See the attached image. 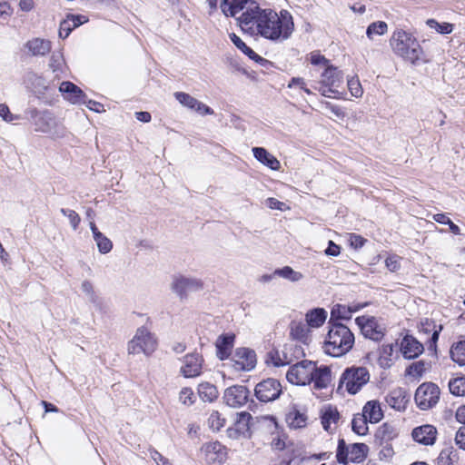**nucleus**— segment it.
Returning a JSON list of instances; mask_svg holds the SVG:
<instances>
[{
	"label": "nucleus",
	"mask_w": 465,
	"mask_h": 465,
	"mask_svg": "<svg viewBox=\"0 0 465 465\" xmlns=\"http://www.w3.org/2000/svg\"><path fill=\"white\" fill-rule=\"evenodd\" d=\"M223 399L228 407H242L248 402L249 391L244 386H232L225 390Z\"/></svg>",
	"instance_id": "obj_17"
},
{
	"label": "nucleus",
	"mask_w": 465,
	"mask_h": 465,
	"mask_svg": "<svg viewBox=\"0 0 465 465\" xmlns=\"http://www.w3.org/2000/svg\"><path fill=\"white\" fill-rule=\"evenodd\" d=\"M343 74L337 67L331 65L324 69L315 87L325 97H338L341 94L339 88L343 84Z\"/></svg>",
	"instance_id": "obj_5"
},
{
	"label": "nucleus",
	"mask_w": 465,
	"mask_h": 465,
	"mask_svg": "<svg viewBox=\"0 0 465 465\" xmlns=\"http://www.w3.org/2000/svg\"><path fill=\"white\" fill-rule=\"evenodd\" d=\"M394 351L392 343L383 344L380 351L379 364L382 368H389L391 365V356Z\"/></svg>",
	"instance_id": "obj_40"
},
{
	"label": "nucleus",
	"mask_w": 465,
	"mask_h": 465,
	"mask_svg": "<svg viewBox=\"0 0 465 465\" xmlns=\"http://www.w3.org/2000/svg\"><path fill=\"white\" fill-rule=\"evenodd\" d=\"M311 63L314 65H320L324 69L331 65L328 59H326L323 55L317 52H313L311 54Z\"/></svg>",
	"instance_id": "obj_54"
},
{
	"label": "nucleus",
	"mask_w": 465,
	"mask_h": 465,
	"mask_svg": "<svg viewBox=\"0 0 465 465\" xmlns=\"http://www.w3.org/2000/svg\"><path fill=\"white\" fill-rule=\"evenodd\" d=\"M325 106L328 108L337 118L343 119L345 117V114L342 109L337 105H333L329 102H325Z\"/></svg>",
	"instance_id": "obj_62"
},
{
	"label": "nucleus",
	"mask_w": 465,
	"mask_h": 465,
	"mask_svg": "<svg viewBox=\"0 0 465 465\" xmlns=\"http://www.w3.org/2000/svg\"><path fill=\"white\" fill-rule=\"evenodd\" d=\"M250 13L243 18L242 31L251 36H261L273 42L289 39L294 30L292 15L282 10L280 14L272 9H262L252 5Z\"/></svg>",
	"instance_id": "obj_1"
},
{
	"label": "nucleus",
	"mask_w": 465,
	"mask_h": 465,
	"mask_svg": "<svg viewBox=\"0 0 465 465\" xmlns=\"http://www.w3.org/2000/svg\"><path fill=\"white\" fill-rule=\"evenodd\" d=\"M203 359L198 353H191L184 356L182 373L186 378L199 376L203 371Z\"/></svg>",
	"instance_id": "obj_19"
},
{
	"label": "nucleus",
	"mask_w": 465,
	"mask_h": 465,
	"mask_svg": "<svg viewBox=\"0 0 465 465\" xmlns=\"http://www.w3.org/2000/svg\"><path fill=\"white\" fill-rule=\"evenodd\" d=\"M385 263H386V267L391 271V272H396L400 269L401 267V264H400V259L398 256H395V255H392V256H390L386 259L385 261Z\"/></svg>",
	"instance_id": "obj_56"
},
{
	"label": "nucleus",
	"mask_w": 465,
	"mask_h": 465,
	"mask_svg": "<svg viewBox=\"0 0 465 465\" xmlns=\"http://www.w3.org/2000/svg\"><path fill=\"white\" fill-rule=\"evenodd\" d=\"M59 91L64 98L74 104H82L86 103V94L76 84L65 81L59 86Z\"/></svg>",
	"instance_id": "obj_20"
},
{
	"label": "nucleus",
	"mask_w": 465,
	"mask_h": 465,
	"mask_svg": "<svg viewBox=\"0 0 465 465\" xmlns=\"http://www.w3.org/2000/svg\"><path fill=\"white\" fill-rule=\"evenodd\" d=\"M290 335L292 339L306 344L311 340L310 327L306 322H302L301 321H292L290 323Z\"/></svg>",
	"instance_id": "obj_25"
},
{
	"label": "nucleus",
	"mask_w": 465,
	"mask_h": 465,
	"mask_svg": "<svg viewBox=\"0 0 465 465\" xmlns=\"http://www.w3.org/2000/svg\"><path fill=\"white\" fill-rule=\"evenodd\" d=\"M388 30V25L383 21H378L371 23L368 27L366 31V35L369 39H373L374 35H384Z\"/></svg>",
	"instance_id": "obj_45"
},
{
	"label": "nucleus",
	"mask_w": 465,
	"mask_h": 465,
	"mask_svg": "<svg viewBox=\"0 0 465 465\" xmlns=\"http://www.w3.org/2000/svg\"><path fill=\"white\" fill-rule=\"evenodd\" d=\"M431 368V362L425 360H420L411 363L406 369V374L416 379H420Z\"/></svg>",
	"instance_id": "obj_32"
},
{
	"label": "nucleus",
	"mask_w": 465,
	"mask_h": 465,
	"mask_svg": "<svg viewBox=\"0 0 465 465\" xmlns=\"http://www.w3.org/2000/svg\"><path fill=\"white\" fill-rule=\"evenodd\" d=\"M327 319V312L323 308L310 310L305 314L306 323L310 328L321 327Z\"/></svg>",
	"instance_id": "obj_30"
},
{
	"label": "nucleus",
	"mask_w": 465,
	"mask_h": 465,
	"mask_svg": "<svg viewBox=\"0 0 465 465\" xmlns=\"http://www.w3.org/2000/svg\"><path fill=\"white\" fill-rule=\"evenodd\" d=\"M194 398L193 391L190 388H183L179 395V400L181 403L184 405H191L194 403V401L193 400Z\"/></svg>",
	"instance_id": "obj_53"
},
{
	"label": "nucleus",
	"mask_w": 465,
	"mask_h": 465,
	"mask_svg": "<svg viewBox=\"0 0 465 465\" xmlns=\"http://www.w3.org/2000/svg\"><path fill=\"white\" fill-rule=\"evenodd\" d=\"M82 292L90 299H94V292L93 284L89 281H84L81 284Z\"/></svg>",
	"instance_id": "obj_60"
},
{
	"label": "nucleus",
	"mask_w": 465,
	"mask_h": 465,
	"mask_svg": "<svg viewBox=\"0 0 465 465\" xmlns=\"http://www.w3.org/2000/svg\"><path fill=\"white\" fill-rule=\"evenodd\" d=\"M151 457L158 465H171L168 460L156 450L151 453Z\"/></svg>",
	"instance_id": "obj_64"
},
{
	"label": "nucleus",
	"mask_w": 465,
	"mask_h": 465,
	"mask_svg": "<svg viewBox=\"0 0 465 465\" xmlns=\"http://www.w3.org/2000/svg\"><path fill=\"white\" fill-rule=\"evenodd\" d=\"M234 334H223L218 337L215 346H216V355L217 357L223 361L225 359H229L232 354V350L234 342Z\"/></svg>",
	"instance_id": "obj_23"
},
{
	"label": "nucleus",
	"mask_w": 465,
	"mask_h": 465,
	"mask_svg": "<svg viewBox=\"0 0 465 465\" xmlns=\"http://www.w3.org/2000/svg\"><path fill=\"white\" fill-rule=\"evenodd\" d=\"M208 424L213 430L218 431L224 426L225 418L219 411H213L208 419Z\"/></svg>",
	"instance_id": "obj_47"
},
{
	"label": "nucleus",
	"mask_w": 465,
	"mask_h": 465,
	"mask_svg": "<svg viewBox=\"0 0 465 465\" xmlns=\"http://www.w3.org/2000/svg\"><path fill=\"white\" fill-rule=\"evenodd\" d=\"M455 443L460 449L465 450V426L459 429L455 436Z\"/></svg>",
	"instance_id": "obj_58"
},
{
	"label": "nucleus",
	"mask_w": 465,
	"mask_h": 465,
	"mask_svg": "<svg viewBox=\"0 0 465 465\" xmlns=\"http://www.w3.org/2000/svg\"><path fill=\"white\" fill-rule=\"evenodd\" d=\"M331 369L328 366H316V371L313 373V379H312V382H313V386L315 389H323L326 388L331 382Z\"/></svg>",
	"instance_id": "obj_28"
},
{
	"label": "nucleus",
	"mask_w": 465,
	"mask_h": 465,
	"mask_svg": "<svg viewBox=\"0 0 465 465\" xmlns=\"http://www.w3.org/2000/svg\"><path fill=\"white\" fill-rule=\"evenodd\" d=\"M409 401L410 398L401 389L392 391L387 399L390 407H406Z\"/></svg>",
	"instance_id": "obj_37"
},
{
	"label": "nucleus",
	"mask_w": 465,
	"mask_h": 465,
	"mask_svg": "<svg viewBox=\"0 0 465 465\" xmlns=\"http://www.w3.org/2000/svg\"><path fill=\"white\" fill-rule=\"evenodd\" d=\"M273 275H277V276L286 279L292 282H297L303 278V275L302 272L294 271L290 266H284L281 269H276L273 272Z\"/></svg>",
	"instance_id": "obj_39"
},
{
	"label": "nucleus",
	"mask_w": 465,
	"mask_h": 465,
	"mask_svg": "<svg viewBox=\"0 0 465 465\" xmlns=\"http://www.w3.org/2000/svg\"><path fill=\"white\" fill-rule=\"evenodd\" d=\"M203 282L196 278L179 276L173 279L172 290L180 297L184 298L191 292L203 289Z\"/></svg>",
	"instance_id": "obj_15"
},
{
	"label": "nucleus",
	"mask_w": 465,
	"mask_h": 465,
	"mask_svg": "<svg viewBox=\"0 0 465 465\" xmlns=\"http://www.w3.org/2000/svg\"><path fill=\"white\" fill-rule=\"evenodd\" d=\"M200 452L208 465H223L228 458L227 448L219 441L204 443Z\"/></svg>",
	"instance_id": "obj_10"
},
{
	"label": "nucleus",
	"mask_w": 465,
	"mask_h": 465,
	"mask_svg": "<svg viewBox=\"0 0 465 465\" xmlns=\"http://www.w3.org/2000/svg\"><path fill=\"white\" fill-rule=\"evenodd\" d=\"M450 356L459 365H465V341H460L451 347Z\"/></svg>",
	"instance_id": "obj_41"
},
{
	"label": "nucleus",
	"mask_w": 465,
	"mask_h": 465,
	"mask_svg": "<svg viewBox=\"0 0 465 465\" xmlns=\"http://www.w3.org/2000/svg\"><path fill=\"white\" fill-rule=\"evenodd\" d=\"M369 447L365 443H353L347 445L344 439L338 440L336 460L340 464L349 462L361 463L368 455Z\"/></svg>",
	"instance_id": "obj_6"
},
{
	"label": "nucleus",
	"mask_w": 465,
	"mask_h": 465,
	"mask_svg": "<svg viewBox=\"0 0 465 465\" xmlns=\"http://www.w3.org/2000/svg\"><path fill=\"white\" fill-rule=\"evenodd\" d=\"M370 423H377L383 418L382 409H362Z\"/></svg>",
	"instance_id": "obj_51"
},
{
	"label": "nucleus",
	"mask_w": 465,
	"mask_h": 465,
	"mask_svg": "<svg viewBox=\"0 0 465 465\" xmlns=\"http://www.w3.org/2000/svg\"><path fill=\"white\" fill-rule=\"evenodd\" d=\"M60 212L63 215H64L68 218L72 228L74 230H76L81 222V218H80L79 214L76 212H74V210L64 209V208H62L60 210Z\"/></svg>",
	"instance_id": "obj_50"
},
{
	"label": "nucleus",
	"mask_w": 465,
	"mask_h": 465,
	"mask_svg": "<svg viewBox=\"0 0 465 465\" xmlns=\"http://www.w3.org/2000/svg\"><path fill=\"white\" fill-rule=\"evenodd\" d=\"M252 5H258V4L253 0H222L220 8L227 17H234L242 12L238 21L242 29L244 16L250 13V9L255 10Z\"/></svg>",
	"instance_id": "obj_9"
},
{
	"label": "nucleus",
	"mask_w": 465,
	"mask_h": 465,
	"mask_svg": "<svg viewBox=\"0 0 465 465\" xmlns=\"http://www.w3.org/2000/svg\"><path fill=\"white\" fill-rule=\"evenodd\" d=\"M368 422L369 420L363 411L361 413L355 414L351 421L353 431L359 435H365L368 431Z\"/></svg>",
	"instance_id": "obj_38"
},
{
	"label": "nucleus",
	"mask_w": 465,
	"mask_h": 465,
	"mask_svg": "<svg viewBox=\"0 0 465 465\" xmlns=\"http://www.w3.org/2000/svg\"><path fill=\"white\" fill-rule=\"evenodd\" d=\"M193 110L202 115L214 114L213 110L211 107H209L208 105L200 102L199 100H198V104L195 105Z\"/></svg>",
	"instance_id": "obj_61"
},
{
	"label": "nucleus",
	"mask_w": 465,
	"mask_h": 465,
	"mask_svg": "<svg viewBox=\"0 0 465 465\" xmlns=\"http://www.w3.org/2000/svg\"><path fill=\"white\" fill-rule=\"evenodd\" d=\"M340 415L337 411V409H327L325 412L322 416V424L323 429L330 432L331 431V424L336 423L339 420Z\"/></svg>",
	"instance_id": "obj_43"
},
{
	"label": "nucleus",
	"mask_w": 465,
	"mask_h": 465,
	"mask_svg": "<svg viewBox=\"0 0 465 465\" xmlns=\"http://www.w3.org/2000/svg\"><path fill=\"white\" fill-rule=\"evenodd\" d=\"M32 55L44 56L51 51V42L42 38H34L29 40L26 45Z\"/></svg>",
	"instance_id": "obj_27"
},
{
	"label": "nucleus",
	"mask_w": 465,
	"mask_h": 465,
	"mask_svg": "<svg viewBox=\"0 0 465 465\" xmlns=\"http://www.w3.org/2000/svg\"><path fill=\"white\" fill-rule=\"evenodd\" d=\"M449 389L455 396L465 395V376L453 378L449 381Z\"/></svg>",
	"instance_id": "obj_42"
},
{
	"label": "nucleus",
	"mask_w": 465,
	"mask_h": 465,
	"mask_svg": "<svg viewBox=\"0 0 465 465\" xmlns=\"http://www.w3.org/2000/svg\"><path fill=\"white\" fill-rule=\"evenodd\" d=\"M370 371L363 366H351L346 368L340 378L338 390H344L350 394H356L370 381Z\"/></svg>",
	"instance_id": "obj_4"
},
{
	"label": "nucleus",
	"mask_w": 465,
	"mask_h": 465,
	"mask_svg": "<svg viewBox=\"0 0 465 465\" xmlns=\"http://www.w3.org/2000/svg\"><path fill=\"white\" fill-rule=\"evenodd\" d=\"M356 322L365 338L375 341H379L383 338V328L378 324L375 318L362 316L358 317Z\"/></svg>",
	"instance_id": "obj_16"
},
{
	"label": "nucleus",
	"mask_w": 465,
	"mask_h": 465,
	"mask_svg": "<svg viewBox=\"0 0 465 465\" xmlns=\"http://www.w3.org/2000/svg\"><path fill=\"white\" fill-rule=\"evenodd\" d=\"M437 430L432 425H422L412 430L413 440L423 445H432L436 440Z\"/></svg>",
	"instance_id": "obj_21"
},
{
	"label": "nucleus",
	"mask_w": 465,
	"mask_h": 465,
	"mask_svg": "<svg viewBox=\"0 0 465 465\" xmlns=\"http://www.w3.org/2000/svg\"><path fill=\"white\" fill-rule=\"evenodd\" d=\"M281 392V383L271 378L259 382L255 387V395L262 402H269L277 399Z\"/></svg>",
	"instance_id": "obj_14"
},
{
	"label": "nucleus",
	"mask_w": 465,
	"mask_h": 465,
	"mask_svg": "<svg viewBox=\"0 0 465 465\" xmlns=\"http://www.w3.org/2000/svg\"><path fill=\"white\" fill-rule=\"evenodd\" d=\"M74 28V27H73V24L70 22V20H67V18L64 19L60 24L59 36L61 38H66Z\"/></svg>",
	"instance_id": "obj_55"
},
{
	"label": "nucleus",
	"mask_w": 465,
	"mask_h": 465,
	"mask_svg": "<svg viewBox=\"0 0 465 465\" xmlns=\"http://www.w3.org/2000/svg\"><path fill=\"white\" fill-rule=\"evenodd\" d=\"M358 310V306L351 307L342 304H336L331 309L329 324H332L334 323V321L338 320H350L351 318V314Z\"/></svg>",
	"instance_id": "obj_29"
},
{
	"label": "nucleus",
	"mask_w": 465,
	"mask_h": 465,
	"mask_svg": "<svg viewBox=\"0 0 465 465\" xmlns=\"http://www.w3.org/2000/svg\"><path fill=\"white\" fill-rule=\"evenodd\" d=\"M266 205L270 209H276V210H280V211H283L286 206L284 203L280 202L277 199L272 198V197L268 198L266 200Z\"/></svg>",
	"instance_id": "obj_59"
},
{
	"label": "nucleus",
	"mask_w": 465,
	"mask_h": 465,
	"mask_svg": "<svg viewBox=\"0 0 465 465\" xmlns=\"http://www.w3.org/2000/svg\"><path fill=\"white\" fill-rule=\"evenodd\" d=\"M426 24L431 29H435L440 34H450L453 30V25L450 23L440 24L434 19H428Z\"/></svg>",
	"instance_id": "obj_48"
},
{
	"label": "nucleus",
	"mask_w": 465,
	"mask_h": 465,
	"mask_svg": "<svg viewBox=\"0 0 465 465\" xmlns=\"http://www.w3.org/2000/svg\"><path fill=\"white\" fill-rule=\"evenodd\" d=\"M230 362L237 371H252L256 366V353L250 348H237L230 358Z\"/></svg>",
	"instance_id": "obj_11"
},
{
	"label": "nucleus",
	"mask_w": 465,
	"mask_h": 465,
	"mask_svg": "<svg viewBox=\"0 0 465 465\" xmlns=\"http://www.w3.org/2000/svg\"><path fill=\"white\" fill-rule=\"evenodd\" d=\"M252 153L254 157L262 164L268 166L272 170L278 171L281 168V163L276 157L271 154L266 149L262 147H253Z\"/></svg>",
	"instance_id": "obj_26"
},
{
	"label": "nucleus",
	"mask_w": 465,
	"mask_h": 465,
	"mask_svg": "<svg viewBox=\"0 0 465 465\" xmlns=\"http://www.w3.org/2000/svg\"><path fill=\"white\" fill-rule=\"evenodd\" d=\"M252 417L249 412L242 411L237 414L233 427L228 429L230 437L237 438L239 436L250 437V429L252 425Z\"/></svg>",
	"instance_id": "obj_18"
},
{
	"label": "nucleus",
	"mask_w": 465,
	"mask_h": 465,
	"mask_svg": "<svg viewBox=\"0 0 465 465\" xmlns=\"http://www.w3.org/2000/svg\"><path fill=\"white\" fill-rule=\"evenodd\" d=\"M390 45L396 55L411 64L420 61L423 54L418 40L411 33L402 29L393 32Z\"/></svg>",
	"instance_id": "obj_3"
},
{
	"label": "nucleus",
	"mask_w": 465,
	"mask_h": 465,
	"mask_svg": "<svg viewBox=\"0 0 465 465\" xmlns=\"http://www.w3.org/2000/svg\"><path fill=\"white\" fill-rule=\"evenodd\" d=\"M330 330L324 343V351L333 357H341L349 352L354 344V335L341 323L330 324Z\"/></svg>",
	"instance_id": "obj_2"
},
{
	"label": "nucleus",
	"mask_w": 465,
	"mask_h": 465,
	"mask_svg": "<svg viewBox=\"0 0 465 465\" xmlns=\"http://www.w3.org/2000/svg\"><path fill=\"white\" fill-rule=\"evenodd\" d=\"M347 85L352 96L356 98L362 96L363 90L357 77H351V79H348Z\"/></svg>",
	"instance_id": "obj_49"
},
{
	"label": "nucleus",
	"mask_w": 465,
	"mask_h": 465,
	"mask_svg": "<svg viewBox=\"0 0 465 465\" xmlns=\"http://www.w3.org/2000/svg\"><path fill=\"white\" fill-rule=\"evenodd\" d=\"M365 242L366 240L360 235L353 233L350 235L351 245L355 249L362 247Z\"/></svg>",
	"instance_id": "obj_63"
},
{
	"label": "nucleus",
	"mask_w": 465,
	"mask_h": 465,
	"mask_svg": "<svg viewBox=\"0 0 465 465\" xmlns=\"http://www.w3.org/2000/svg\"><path fill=\"white\" fill-rule=\"evenodd\" d=\"M0 116L5 122H12L14 120L18 119L17 115H14L10 113L8 106L5 104H0Z\"/></svg>",
	"instance_id": "obj_57"
},
{
	"label": "nucleus",
	"mask_w": 465,
	"mask_h": 465,
	"mask_svg": "<svg viewBox=\"0 0 465 465\" xmlns=\"http://www.w3.org/2000/svg\"><path fill=\"white\" fill-rule=\"evenodd\" d=\"M157 347L154 335L144 326L137 329L134 338L128 342V353L151 355Z\"/></svg>",
	"instance_id": "obj_7"
},
{
	"label": "nucleus",
	"mask_w": 465,
	"mask_h": 465,
	"mask_svg": "<svg viewBox=\"0 0 465 465\" xmlns=\"http://www.w3.org/2000/svg\"><path fill=\"white\" fill-rule=\"evenodd\" d=\"M459 460L457 450L453 447L443 449L437 458L438 465H453Z\"/></svg>",
	"instance_id": "obj_35"
},
{
	"label": "nucleus",
	"mask_w": 465,
	"mask_h": 465,
	"mask_svg": "<svg viewBox=\"0 0 465 465\" xmlns=\"http://www.w3.org/2000/svg\"><path fill=\"white\" fill-rule=\"evenodd\" d=\"M49 67L55 74V77H59L60 74L64 73L66 65L62 53L54 52L52 54Z\"/></svg>",
	"instance_id": "obj_36"
},
{
	"label": "nucleus",
	"mask_w": 465,
	"mask_h": 465,
	"mask_svg": "<svg viewBox=\"0 0 465 465\" xmlns=\"http://www.w3.org/2000/svg\"><path fill=\"white\" fill-rule=\"evenodd\" d=\"M174 97L181 104L191 110H193L195 105L198 104V100L196 98L183 92L174 93Z\"/></svg>",
	"instance_id": "obj_46"
},
{
	"label": "nucleus",
	"mask_w": 465,
	"mask_h": 465,
	"mask_svg": "<svg viewBox=\"0 0 465 465\" xmlns=\"http://www.w3.org/2000/svg\"><path fill=\"white\" fill-rule=\"evenodd\" d=\"M94 241L97 245L98 251L103 254L108 253L113 249L112 241L102 232L96 233L94 236Z\"/></svg>",
	"instance_id": "obj_44"
},
{
	"label": "nucleus",
	"mask_w": 465,
	"mask_h": 465,
	"mask_svg": "<svg viewBox=\"0 0 465 465\" xmlns=\"http://www.w3.org/2000/svg\"><path fill=\"white\" fill-rule=\"evenodd\" d=\"M35 130L41 133H50L55 124L53 114L47 111L35 113L34 116Z\"/></svg>",
	"instance_id": "obj_24"
},
{
	"label": "nucleus",
	"mask_w": 465,
	"mask_h": 465,
	"mask_svg": "<svg viewBox=\"0 0 465 465\" xmlns=\"http://www.w3.org/2000/svg\"><path fill=\"white\" fill-rule=\"evenodd\" d=\"M400 349L406 359H414L423 351V345L414 337L407 335L401 340Z\"/></svg>",
	"instance_id": "obj_22"
},
{
	"label": "nucleus",
	"mask_w": 465,
	"mask_h": 465,
	"mask_svg": "<svg viewBox=\"0 0 465 465\" xmlns=\"http://www.w3.org/2000/svg\"><path fill=\"white\" fill-rule=\"evenodd\" d=\"M229 37L231 41L233 43V45L240 49L243 54H245L247 56H249L251 59L260 62L263 61L264 59L258 55L252 48L246 45V44L234 33H232L229 35Z\"/></svg>",
	"instance_id": "obj_34"
},
{
	"label": "nucleus",
	"mask_w": 465,
	"mask_h": 465,
	"mask_svg": "<svg viewBox=\"0 0 465 465\" xmlns=\"http://www.w3.org/2000/svg\"><path fill=\"white\" fill-rule=\"evenodd\" d=\"M198 395L205 403H212L218 397L216 387L210 383H201L198 387Z\"/></svg>",
	"instance_id": "obj_33"
},
{
	"label": "nucleus",
	"mask_w": 465,
	"mask_h": 465,
	"mask_svg": "<svg viewBox=\"0 0 465 465\" xmlns=\"http://www.w3.org/2000/svg\"><path fill=\"white\" fill-rule=\"evenodd\" d=\"M440 399L439 387L431 382L420 385L415 393V401L418 407H433Z\"/></svg>",
	"instance_id": "obj_13"
},
{
	"label": "nucleus",
	"mask_w": 465,
	"mask_h": 465,
	"mask_svg": "<svg viewBox=\"0 0 465 465\" xmlns=\"http://www.w3.org/2000/svg\"><path fill=\"white\" fill-rule=\"evenodd\" d=\"M263 421L267 423V427L270 430L268 444L272 450H283L289 446L291 441L289 440L288 435L284 430L280 428L275 421L274 418L265 417Z\"/></svg>",
	"instance_id": "obj_12"
},
{
	"label": "nucleus",
	"mask_w": 465,
	"mask_h": 465,
	"mask_svg": "<svg viewBox=\"0 0 465 465\" xmlns=\"http://www.w3.org/2000/svg\"><path fill=\"white\" fill-rule=\"evenodd\" d=\"M286 422L291 428L300 429L306 426L307 415L299 409H292L286 414Z\"/></svg>",
	"instance_id": "obj_31"
},
{
	"label": "nucleus",
	"mask_w": 465,
	"mask_h": 465,
	"mask_svg": "<svg viewBox=\"0 0 465 465\" xmlns=\"http://www.w3.org/2000/svg\"><path fill=\"white\" fill-rule=\"evenodd\" d=\"M316 364L310 361H302L292 366L286 373L289 382L295 385H306L312 382Z\"/></svg>",
	"instance_id": "obj_8"
},
{
	"label": "nucleus",
	"mask_w": 465,
	"mask_h": 465,
	"mask_svg": "<svg viewBox=\"0 0 465 465\" xmlns=\"http://www.w3.org/2000/svg\"><path fill=\"white\" fill-rule=\"evenodd\" d=\"M267 363H271L275 367L284 366L287 364L285 361H283L278 351H271L267 355Z\"/></svg>",
	"instance_id": "obj_52"
}]
</instances>
